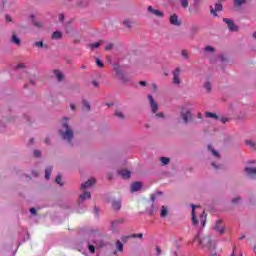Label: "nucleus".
I'll return each mask as SVG.
<instances>
[{"label":"nucleus","mask_w":256,"mask_h":256,"mask_svg":"<svg viewBox=\"0 0 256 256\" xmlns=\"http://www.w3.org/2000/svg\"><path fill=\"white\" fill-rule=\"evenodd\" d=\"M208 150L211 151V153H212V155H214V157L219 158V152H217L215 149H213V146L209 145Z\"/></svg>","instance_id":"nucleus-34"},{"label":"nucleus","mask_w":256,"mask_h":256,"mask_svg":"<svg viewBox=\"0 0 256 256\" xmlns=\"http://www.w3.org/2000/svg\"><path fill=\"white\" fill-rule=\"evenodd\" d=\"M148 101L150 103L152 113H157V111H159V105L155 102L152 95H148Z\"/></svg>","instance_id":"nucleus-6"},{"label":"nucleus","mask_w":256,"mask_h":256,"mask_svg":"<svg viewBox=\"0 0 256 256\" xmlns=\"http://www.w3.org/2000/svg\"><path fill=\"white\" fill-rule=\"evenodd\" d=\"M162 250L161 247L156 246V256H161Z\"/></svg>","instance_id":"nucleus-46"},{"label":"nucleus","mask_w":256,"mask_h":256,"mask_svg":"<svg viewBox=\"0 0 256 256\" xmlns=\"http://www.w3.org/2000/svg\"><path fill=\"white\" fill-rule=\"evenodd\" d=\"M195 241H198L202 249H208V250L213 249V240L209 235L203 236L201 238L199 236H196L193 242L195 243Z\"/></svg>","instance_id":"nucleus-2"},{"label":"nucleus","mask_w":256,"mask_h":256,"mask_svg":"<svg viewBox=\"0 0 256 256\" xmlns=\"http://www.w3.org/2000/svg\"><path fill=\"white\" fill-rule=\"evenodd\" d=\"M59 21H65V15L64 14H59Z\"/></svg>","instance_id":"nucleus-52"},{"label":"nucleus","mask_w":256,"mask_h":256,"mask_svg":"<svg viewBox=\"0 0 256 256\" xmlns=\"http://www.w3.org/2000/svg\"><path fill=\"white\" fill-rule=\"evenodd\" d=\"M223 22L226 23L229 31H232V32L239 31V27H237V25H235V22H233V20H231L229 18H223Z\"/></svg>","instance_id":"nucleus-4"},{"label":"nucleus","mask_w":256,"mask_h":256,"mask_svg":"<svg viewBox=\"0 0 256 256\" xmlns=\"http://www.w3.org/2000/svg\"><path fill=\"white\" fill-rule=\"evenodd\" d=\"M92 84L94 85V87H99V83H97V81H93Z\"/></svg>","instance_id":"nucleus-58"},{"label":"nucleus","mask_w":256,"mask_h":256,"mask_svg":"<svg viewBox=\"0 0 256 256\" xmlns=\"http://www.w3.org/2000/svg\"><path fill=\"white\" fill-rule=\"evenodd\" d=\"M61 37H63V34L59 31L52 33V39H61Z\"/></svg>","instance_id":"nucleus-28"},{"label":"nucleus","mask_w":256,"mask_h":256,"mask_svg":"<svg viewBox=\"0 0 256 256\" xmlns=\"http://www.w3.org/2000/svg\"><path fill=\"white\" fill-rule=\"evenodd\" d=\"M245 145H247V147H250V149H252L253 151H255V142L253 140H246L245 141Z\"/></svg>","instance_id":"nucleus-21"},{"label":"nucleus","mask_w":256,"mask_h":256,"mask_svg":"<svg viewBox=\"0 0 256 256\" xmlns=\"http://www.w3.org/2000/svg\"><path fill=\"white\" fill-rule=\"evenodd\" d=\"M170 23L171 25L179 27V25H181V21H179V16H177V14H173L172 16H170Z\"/></svg>","instance_id":"nucleus-14"},{"label":"nucleus","mask_w":256,"mask_h":256,"mask_svg":"<svg viewBox=\"0 0 256 256\" xmlns=\"http://www.w3.org/2000/svg\"><path fill=\"white\" fill-rule=\"evenodd\" d=\"M247 0H234V7H241V5H245Z\"/></svg>","instance_id":"nucleus-26"},{"label":"nucleus","mask_w":256,"mask_h":256,"mask_svg":"<svg viewBox=\"0 0 256 256\" xmlns=\"http://www.w3.org/2000/svg\"><path fill=\"white\" fill-rule=\"evenodd\" d=\"M167 215H169V209H167L166 206H162L161 210H160V217L162 219H165V217H167Z\"/></svg>","instance_id":"nucleus-17"},{"label":"nucleus","mask_w":256,"mask_h":256,"mask_svg":"<svg viewBox=\"0 0 256 256\" xmlns=\"http://www.w3.org/2000/svg\"><path fill=\"white\" fill-rule=\"evenodd\" d=\"M102 44H103V40H100L98 42L90 44V48L91 49H99V47H101Z\"/></svg>","instance_id":"nucleus-23"},{"label":"nucleus","mask_w":256,"mask_h":256,"mask_svg":"<svg viewBox=\"0 0 256 256\" xmlns=\"http://www.w3.org/2000/svg\"><path fill=\"white\" fill-rule=\"evenodd\" d=\"M120 79H122L124 83H127V81H129V77L125 76L124 74L120 75Z\"/></svg>","instance_id":"nucleus-45"},{"label":"nucleus","mask_w":256,"mask_h":256,"mask_svg":"<svg viewBox=\"0 0 256 256\" xmlns=\"http://www.w3.org/2000/svg\"><path fill=\"white\" fill-rule=\"evenodd\" d=\"M123 25H124L125 27H128V29H131V27H133V22H131V20H129V19H125V20L123 21Z\"/></svg>","instance_id":"nucleus-32"},{"label":"nucleus","mask_w":256,"mask_h":256,"mask_svg":"<svg viewBox=\"0 0 256 256\" xmlns=\"http://www.w3.org/2000/svg\"><path fill=\"white\" fill-rule=\"evenodd\" d=\"M93 185H95V178H91L85 183L81 184L80 189L81 191H85L87 187H92Z\"/></svg>","instance_id":"nucleus-12"},{"label":"nucleus","mask_w":256,"mask_h":256,"mask_svg":"<svg viewBox=\"0 0 256 256\" xmlns=\"http://www.w3.org/2000/svg\"><path fill=\"white\" fill-rule=\"evenodd\" d=\"M34 156H36V157H41V151H39V150H34Z\"/></svg>","instance_id":"nucleus-49"},{"label":"nucleus","mask_w":256,"mask_h":256,"mask_svg":"<svg viewBox=\"0 0 256 256\" xmlns=\"http://www.w3.org/2000/svg\"><path fill=\"white\" fill-rule=\"evenodd\" d=\"M151 201H155V195L151 196Z\"/></svg>","instance_id":"nucleus-63"},{"label":"nucleus","mask_w":256,"mask_h":256,"mask_svg":"<svg viewBox=\"0 0 256 256\" xmlns=\"http://www.w3.org/2000/svg\"><path fill=\"white\" fill-rule=\"evenodd\" d=\"M70 107H71L72 111H75V104H71Z\"/></svg>","instance_id":"nucleus-60"},{"label":"nucleus","mask_w":256,"mask_h":256,"mask_svg":"<svg viewBox=\"0 0 256 256\" xmlns=\"http://www.w3.org/2000/svg\"><path fill=\"white\" fill-rule=\"evenodd\" d=\"M148 12L152 13L153 15H156V17H165V13L159 10L153 9L151 6L148 7Z\"/></svg>","instance_id":"nucleus-16"},{"label":"nucleus","mask_w":256,"mask_h":256,"mask_svg":"<svg viewBox=\"0 0 256 256\" xmlns=\"http://www.w3.org/2000/svg\"><path fill=\"white\" fill-rule=\"evenodd\" d=\"M182 9H187L189 7V0H179Z\"/></svg>","instance_id":"nucleus-27"},{"label":"nucleus","mask_w":256,"mask_h":256,"mask_svg":"<svg viewBox=\"0 0 256 256\" xmlns=\"http://www.w3.org/2000/svg\"><path fill=\"white\" fill-rule=\"evenodd\" d=\"M94 211L96 213V215L99 213V208L98 207H94Z\"/></svg>","instance_id":"nucleus-59"},{"label":"nucleus","mask_w":256,"mask_h":256,"mask_svg":"<svg viewBox=\"0 0 256 256\" xmlns=\"http://www.w3.org/2000/svg\"><path fill=\"white\" fill-rule=\"evenodd\" d=\"M239 198H234V199H232V203H237V200H238Z\"/></svg>","instance_id":"nucleus-61"},{"label":"nucleus","mask_w":256,"mask_h":256,"mask_svg":"<svg viewBox=\"0 0 256 256\" xmlns=\"http://www.w3.org/2000/svg\"><path fill=\"white\" fill-rule=\"evenodd\" d=\"M6 21H7L8 23H11V21H12L11 16L6 15Z\"/></svg>","instance_id":"nucleus-54"},{"label":"nucleus","mask_w":256,"mask_h":256,"mask_svg":"<svg viewBox=\"0 0 256 256\" xmlns=\"http://www.w3.org/2000/svg\"><path fill=\"white\" fill-rule=\"evenodd\" d=\"M160 162L162 163V165H169V163L171 162V159L167 157H161Z\"/></svg>","instance_id":"nucleus-30"},{"label":"nucleus","mask_w":256,"mask_h":256,"mask_svg":"<svg viewBox=\"0 0 256 256\" xmlns=\"http://www.w3.org/2000/svg\"><path fill=\"white\" fill-rule=\"evenodd\" d=\"M245 173L248 175V177H251V179H255L256 177V167H246Z\"/></svg>","instance_id":"nucleus-13"},{"label":"nucleus","mask_w":256,"mask_h":256,"mask_svg":"<svg viewBox=\"0 0 256 256\" xmlns=\"http://www.w3.org/2000/svg\"><path fill=\"white\" fill-rule=\"evenodd\" d=\"M96 65L99 66L101 69L105 67V64H103V62L99 58H96Z\"/></svg>","instance_id":"nucleus-41"},{"label":"nucleus","mask_w":256,"mask_h":256,"mask_svg":"<svg viewBox=\"0 0 256 256\" xmlns=\"http://www.w3.org/2000/svg\"><path fill=\"white\" fill-rule=\"evenodd\" d=\"M116 248H117V251H119L120 253H122V251H123V243L120 242V240H117V241H116Z\"/></svg>","instance_id":"nucleus-33"},{"label":"nucleus","mask_w":256,"mask_h":256,"mask_svg":"<svg viewBox=\"0 0 256 256\" xmlns=\"http://www.w3.org/2000/svg\"><path fill=\"white\" fill-rule=\"evenodd\" d=\"M55 181L56 183H58V185L63 186V178L61 177V175H58Z\"/></svg>","instance_id":"nucleus-38"},{"label":"nucleus","mask_w":256,"mask_h":256,"mask_svg":"<svg viewBox=\"0 0 256 256\" xmlns=\"http://www.w3.org/2000/svg\"><path fill=\"white\" fill-rule=\"evenodd\" d=\"M81 201H85V199H91V192L84 191L82 195H80Z\"/></svg>","instance_id":"nucleus-22"},{"label":"nucleus","mask_w":256,"mask_h":256,"mask_svg":"<svg viewBox=\"0 0 256 256\" xmlns=\"http://www.w3.org/2000/svg\"><path fill=\"white\" fill-rule=\"evenodd\" d=\"M204 88L206 89V91H211V83L210 82H206L205 84H204Z\"/></svg>","instance_id":"nucleus-43"},{"label":"nucleus","mask_w":256,"mask_h":256,"mask_svg":"<svg viewBox=\"0 0 256 256\" xmlns=\"http://www.w3.org/2000/svg\"><path fill=\"white\" fill-rule=\"evenodd\" d=\"M60 135L64 141H67V143H71L73 141V138L75 137V134L73 133V129H71V126L64 122L62 124V130H60Z\"/></svg>","instance_id":"nucleus-1"},{"label":"nucleus","mask_w":256,"mask_h":256,"mask_svg":"<svg viewBox=\"0 0 256 256\" xmlns=\"http://www.w3.org/2000/svg\"><path fill=\"white\" fill-rule=\"evenodd\" d=\"M30 213H32V215H37V209L30 208Z\"/></svg>","instance_id":"nucleus-50"},{"label":"nucleus","mask_w":256,"mask_h":256,"mask_svg":"<svg viewBox=\"0 0 256 256\" xmlns=\"http://www.w3.org/2000/svg\"><path fill=\"white\" fill-rule=\"evenodd\" d=\"M118 175H120L122 179H129V177H131V172L129 170L121 169L118 170Z\"/></svg>","instance_id":"nucleus-15"},{"label":"nucleus","mask_w":256,"mask_h":256,"mask_svg":"<svg viewBox=\"0 0 256 256\" xmlns=\"http://www.w3.org/2000/svg\"><path fill=\"white\" fill-rule=\"evenodd\" d=\"M51 171H53V167H48L45 170V179H51Z\"/></svg>","instance_id":"nucleus-25"},{"label":"nucleus","mask_w":256,"mask_h":256,"mask_svg":"<svg viewBox=\"0 0 256 256\" xmlns=\"http://www.w3.org/2000/svg\"><path fill=\"white\" fill-rule=\"evenodd\" d=\"M197 206L192 205V224L197 225L199 223V220H197V217H195V208Z\"/></svg>","instance_id":"nucleus-19"},{"label":"nucleus","mask_w":256,"mask_h":256,"mask_svg":"<svg viewBox=\"0 0 256 256\" xmlns=\"http://www.w3.org/2000/svg\"><path fill=\"white\" fill-rule=\"evenodd\" d=\"M30 19H32V23L35 27H38V29H41L43 27V24L41 22L35 20V15L31 14Z\"/></svg>","instance_id":"nucleus-18"},{"label":"nucleus","mask_w":256,"mask_h":256,"mask_svg":"<svg viewBox=\"0 0 256 256\" xmlns=\"http://www.w3.org/2000/svg\"><path fill=\"white\" fill-rule=\"evenodd\" d=\"M217 11H223V5L221 4V2H217L215 4V9H213V6H210L211 15H214V17H217Z\"/></svg>","instance_id":"nucleus-10"},{"label":"nucleus","mask_w":256,"mask_h":256,"mask_svg":"<svg viewBox=\"0 0 256 256\" xmlns=\"http://www.w3.org/2000/svg\"><path fill=\"white\" fill-rule=\"evenodd\" d=\"M12 41L15 43V45H21V40L15 34L12 35Z\"/></svg>","instance_id":"nucleus-36"},{"label":"nucleus","mask_w":256,"mask_h":256,"mask_svg":"<svg viewBox=\"0 0 256 256\" xmlns=\"http://www.w3.org/2000/svg\"><path fill=\"white\" fill-rule=\"evenodd\" d=\"M114 115L115 117H117V119H125V114L121 110H116Z\"/></svg>","instance_id":"nucleus-20"},{"label":"nucleus","mask_w":256,"mask_h":256,"mask_svg":"<svg viewBox=\"0 0 256 256\" xmlns=\"http://www.w3.org/2000/svg\"><path fill=\"white\" fill-rule=\"evenodd\" d=\"M136 237H138V239H143V233L136 234Z\"/></svg>","instance_id":"nucleus-57"},{"label":"nucleus","mask_w":256,"mask_h":256,"mask_svg":"<svg viewBox=\"0 0 256 256\" xmlns=\"http://www.w3.org/2000/svg\"><path fill=\"white\" fill-rule=\"evenodd\" d=\"M173 83L174 85H181V78H179V75H181V68H176L173 72Z\"/></svg>","instance_id":"nucleus-5"},{"label":"nucleus","mask_w":256,"mask_h":256,"mask_svg":"<svg viewBox=\"0 0 256 256\" xmlns=\"http://www.w3.org/2000/svg\"><path fill=\"white\" fill-rule=\"evenodd\" d=\"M210 256H217V253H213V254H211Z\"/></svg>","instance_id":"nucleus-64"},{"label":"nucleus","mask_w":256,"mask_h":256,"mask_svg":"<svg viewBox=\"0 0 256 256\" xmlns=\"http://www.w3.org/2000/svg\"><path fill=\"white\" fill-rule=\"evenodd\" d=\"M156 117H165V114H163V112H160V113L156 114Z\"/></svg>","instance_id":"nucleus-56"},{"label":"nucleus","mask_w":256,"mask_h":256,"mask_svg":"<svg viewBox=\"0 0 256 256\" xmlns=\"http://www.w3.org/2000/svg\"><path fill=\"white\" fill-rule=\"evenodd\" d=\"M139 85H141V87H147V82L146 81H140Z\"/></svg>","instance_id":"nucleus-51"},{"label":"nucleus","mask_w":256,"mask_h":256,"mask_svg":"<svg viewBox=\"0 0 256 256\" xmlns=\"http://www.w3.org/2000/svg\"><path fill=\"white\" fill-rule=\"evenodd\" d=\"M88 249H89L90 253H92V254L95 253V246L89 245Z\"/></svg>","instance_id":"nucleus-47"},{"label":"nucleus","mask_w":256,"mask_h":256,"mask_svg":"<svg viewBox=\"0 0 256 256\" xmlns=\"http://www.w3.org/2000/svg\"><path fill=\"white\" fill-rule=\"evenodd\" d=\"M127 220L125 218H119L116 220H113L111 222V230L113 233H117L119 231V225H123V223H126Z\"/></svg>","instance_id":"nucleus-3"},{"label":"nucleus","mask_w":256,"mask_h":256,"mask_svg":"<svg viewBox=\"0 0 256 256\" xmlns=\"http://www.w3.org/2000/svg\"><path fill=\"white\" fill-rule=\"evenodd\" d=\"M220 121H221V123H226V122L229 121V119H227V118H221Z\"/></svg>","instance_id":"nucleus-55"},{"label":"nucleus","mask_w":256,"mask_h":256,"mask_svg":"<svg viewBox=\"0 0 256 256\" xmlns=\"http://www.w3.org/2000/svg\"><path fill=\"white\" fill-rule=\"evenodd\" d=\"M111 49H113V44H108V45L105 47V51H111Z\"/></svg>","instance_id":"nucleus-48"},{"label":"nucleus","mask_w":256,"mask_h":256,"mask_svg":"<svg viewBox=\"0 0 256 256\" xmlns=\"http://www.w3.org/2000/svg\"><path fill=\"white\" fill-rule=\"evenodd\" d=\"M82 105L86 109V111H91V105L88 103L87 100H82Z\"/></svg>","instance_id":"nucleus-35"},{"label":"nucleus","mask_w":256,"mask_h":256,"mask_svg":"<svg viewBox=\"0 0 256 256\" xmlns=\"http://www.w3.org/2000/svg\"><path fill=\"white\" fill-rule=\"evenodd\" d=\"M181 55L184 57V59H189V53H187V50H182Z\"/></svg>","instance_id":"nucleus-44"},{"label":"nucleus","mask_w":256,"mask_h":256,"mask_svg":"<svg viewBox=\"0 0 256 256\" xmlns=\"http://www.w3.org/2000/svg\"><path fill=\"white\" fill-rule=\"evenodd\" d=\"M190 31H191V33H194V34L199 33V26H197V25L192 26Z\"/></svg>","instance_id":"nucleus-39"},{"label":"nucleus","mask_w":256,"mask_h":256,"mask_svg":"<svg viewBox=\"0 0 256 256\" xmlns=\"http://www.w3.org/2000/svg\"><path fill=\"white\" fill-rule=\"evenodd\" d=\"M135 238H137V234H131V235L122 237V241L123 243H127L129 239H135Z\"/></svg>","instance_id":"nucleus-24"},{"label":"nucleus","mask_w":256,"mask_h":256,"mask_svg":"<svg viewBox=\"0 0 256 256\" xmlns=\"http://www.w3.org/2000/svg\"><path fill=\"white\" fill-rule=\"evenodd\" d=\"M132 193H136L137 191H141L143 189V184L141 182H134L130 187Z\"/></svg>","instance_id":"nucleus-11"},{"label":"nucleus","mask_w":256,"mask_h":256,"mask_svg":"<svg viewBox=\"0 0 256 256\" xmlns=\"http://www.w3.org/2000/svg\"><path fill=\"white\" fill-rule=\"evenodd\" d=\"M21 68H25V64H18L16 66V69H21Z\"/></svg>","instance_id":"nucleus-53"},{"label":"nucleus","mask_w":256,"mask_h":256,"mask_svg":"<svg viewBox=\"0 0 256 256\" xmlns=\"http://www.w3.org/2000/svg\"><path fill=\"white\" fill-rule=\"evenodd\" d=\"M200 221H202L203 227H205V221H207V213H202V215L200 216Z\"/></svg>","instance_id":"nucleus-37"},{"label":"nucleus","mask_w":256,"mask_h":256,"mask_svg":"<svg viewBox=\"0 0 256 256\" xmlns=\"http://www.w3.org/2000/svg\"><path fill=\"white\" fill-rule=\"evenodd\" d=\"M54 75L57 77L58 81H63V75H62L61 71L54 70Z\"/></svg>","instance_id":"nucleus-29"},{"label":"nucleus","mask_w":256,"mask_h":256,"mask_svg":"<svg viewBox=\"0 0 256 256\" xmlns=\"http://www.w3.org/2000/svg\"><path fill=\"white\" fill-rule=\"evenodd\" d=\"M111 207L113 211H116V213H118V211H121V207H123V203L121 202L120 199L113 200L111 203Z\"/></svg>","instance_id":"nucleus-9"},{"label":"nucleus","mask_w":256,"mask_h":256,"mask_svg":"<svg viewBox=\"0 0 256 256\" xmlns=\"http://www.w3.org/2000/svg\"><path fill=\"white\" fill-rule=\"evenodd\" d=\"M205 116L209 117V118H212V119H219V116L215 113H212V112H205Z\"/></svg>","instance_id":"nucleus-31"},{"label":"nucleus","mask_w":256,"mask_h":256,"mask_svg":"<svg viewBox=\"0 0 256 256\" xmlns=\"http://www.w3.org/2000/svg\"><path fill=\"white\" fill-rule=\"evenodd\" d=\"M253 39H256V32L252 34Z\"/></svg>","instance_id":"nucleus-62"},{"label":"nucleus","mask_w":256,"mask_h":256,"mask_svg":"<svg viewBox=\"0 0 256 256\" xmlns=\"http://www.w3.org/2000/svg\"><path fill=\"white\" fill-rule=\"evenodd\" d=\"M205 51L208 53H214L215 52V48L211 47V46H206L205 47Z\"/></svg>","instance_id":"nucleus-42"},{"label":"nucleus","mask_w":256,"mask_h":256,"mask_svg":"<svg viewBox=\"0 0 256 256\" xmlns=\"http://www.w3.org/2000/svg\"><path fill=\"white\" fill-rule=\"evenodd\" d=\"M180 117L184 121V123H189V121H193V115L189 110H187L186 112H182L180 114Z\"/></svg>","instance_id":"nucleus-7"},{"label":"nucleus","mask_w":256,"mask_h":256,"mask_svg":"<svg viewBox=\"0 0 256 256\" xmlns=\"http://www.w3.org/2000/svg\"><path fill=\"white\" fill-rule=\"evenodd\" d=\"M214 229L219 233V235H223V233H225V226L223 225V220L216 221Z\"/></svg>","instance_id":"nucleus-8"},{"label":"nucleus","mask_w":256,"mask_h":256,"mask_svg":"<svg viewBox=\"0 0 256 256\" xmlns=\"http://www.w3.org/2000/svg\"><path fill=\"white\" fill-rule=\"evenodd\" d=\"M34 46H35V47H45V48L47 49V45H45V44L43 43V41L35 42V43H34Z\"/></svg>","instance_id":"nucleus-40"}]
</instances>
